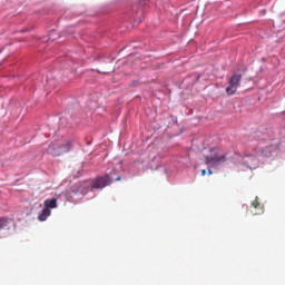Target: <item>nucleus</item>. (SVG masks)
I'll use <instances>...</instances> for the list:
<instances>
[{"label": "nucleus", "instance_id": "1", "mask_svg": "<svg viewBox=\"0 0 285 285\" xmlns=\"http://www.w3.org/2000/svg\"><path fill=\"white\" fill-rule=\"evenodd\" d=\"M226 161H228V158H226V155H219L217 148H213L212 155L205 157V164L208 168H219Z\"/></svg>", "mask_w": 285, "mask_h": 285}, {"label": "nucleus", "instance_id": "2", "mask_svg": "<svg viewBox=\"0 0 285 285\" xmlns=\"http://www.w3.org/2000/svg\"><path fill=\"white\" fill-rule=\"evenodd\" d=\"M112 184V177L110 175L105 176H98L90 185V188H96L98 190H101L102 188H106V186H110Z\"/></svg>", "mask_w": 285, "mask_h": 285}, {"label": "nucleus", "instance_id": "3", "mask_svg": "<svg viewBox=\"0 0 285 285\" xmlns=\"http://www.w3.org/2000/svg\"><path fill=\"white\" fill-rule=\"evenodd\" d=\"M228 83L229 86L225 89L227 95H235L237 92V88L242 86V75L236 73L232 76Z\"/></svg>", "mask_w": 285, "mask_h": 285}, {"label": "nucleus", "instance_id": "4", "mask_svg": "<svg viewBox=\"0 0 285 285\" xmlns=\"http://www.w3.org/2000/svg\"><path fill=\"white\" fill-rule=\"evenodd\" d=\"M250 213H252L253 215H263V214H264V205H262V204L259 203V200L257 199V197H256L255 200L252 203Z\"/></svg>", "mask_w": 285, "mask_h": 285}, {"label": "nucleus", "instance_id": "5", "mask_svg": "<svg viewBox=\"0 0 285 285\" xmlns=\"http://www.w3.org/2000/svg\"><path fill=\"white\" fill-rule=\"evenodd\" d=\"M51 213L52 212L50 209L45 208L38 216L39 222H46V219L50 217Z\"/></svg>", "mask_w": 285, "mask_h": 285}, {"label": "nucleus", "instance_id": "6", "mask_svg": "<svg viewBox=\"0 0 285 285\" xmlns=\"http://www.w3.org/2000/svg\"><path fill=\"white\" fill-rule=\"evenodd\" d=\"M45 207L50 210V208H57V198L46 199Z\"/></svg>", "mask_w": 285, "mask_h": 285}, {"label": "nucleus", "instance_id": "7", "mask_svg": "<svg viewBox=\"0 0 285 285\" xmlns=\"http://www.w3.org/2000/svg\"><path fill=\"white\" fill-rule=\"evenodd\" d=\"M10 222H12V219L0 218V230H3V228H8V226H10Z\"/></svg>", "mask_w": 285, "mask_h": 285}, {"label": "nucleus", "instance_id": "8", "mask_svg": "<svg viewBox=\"0 0 285 285\" xmlns=\"http://www.w3.org/2000/svg\"><path fill=\"white\" fill-rule=\"evenodd\" d=\"M71 147L70 141L66 140L65 145L60 146V153H70Z\"/></svg>", "mask_w": 285, "mask_h": 285}, {"label": "nucleus", "instance_id": "9", "mask_svg": "<svg viewBox=\"0 0 285 285\" xmlns=\"http://www.w3.org/2000/svg\"><path fill=\"white\" fill-rule=\"evenodd\" d=\"M244 157H252L253 161H257V159H255V153L254 154H244Z\"/></svg>", "mask_w": 285, "mask_h": 285}, {"label": "nucleus", "instance_id": "10", "mask_svg": "<svg viewBox=\"0 0 285 285\" xmlns=\"http://www.w3.org/2000/svg\"><path fill=\"white\" fill-rule=\"evenodd\" d=\"M55 35H57V31H51L49 37L50 39H52V41H55Z\"/></svg>", "mask_w": 285, "mask_h": 285}, {"label": "nucleus", "instance_id": "11", "mask_svg": "<svg viewBox=\"0 0 285 285\" xmlns=\"http://www.w3.org/2000/svg\"><path fill=\"white\" fill-rule=\"evenodd\" d=\"M247 168H255V164H246Z\"/></svg>", "mask_w": 285, "mask_h": 285}, {"label": "nucleus", "instance_id": "12", "mask_svg": "<svg viewBox=\"0 0 285 285\" xmlns=\"http://www.w3.org/2000/svg\"><path fill=\"white\" fill-rule=\"evenodd\" d=\"M202 175H203V177H206V169L202 170Z\"/></svg>", "mask_w": 285, "mask_h": 285}, {"label": "nucleus", "instance_id": "13", "mask_svg": "<svg viewBox=\"0 0 285 285\" xmlns=\"http://www.w3.org/2000/svg\"><path fill=\"white\" fill-rule=\"evenodd\" d=\"M208 175H213V169H208Z\"/></svg>", "mask_w": 285, "mask_h": 285}, {"label": "nucleus", "instance_id": "14", "mask_svg": "<svg viewBox=\"0 0 285 285\" xmlns=\"http://www.w3.org/2000/svg\"><path fill=\"white\" fill-rule=\"evenodd\" d=\"M116 181H121V177L116 178Z\"/></svg>", "mask_w": 285, "mask_h": 285}, {"label": "nucleus", "instance_id": "15", "mask_svg": "<svg viewBox=\"0 0 285 285\" xmlns=\"http://www.w3.org/2000/svg\"><path fill=\"white\" fill-rule=\"evenodd\" d=\"M49 150H52V146H49Z\"/></svg>", "mask_w": 285, "mask_h": 285}]
</instances>
